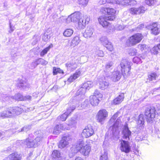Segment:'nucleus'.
Returning <instances> with one entry per match:
<instances>
[{"mask_svg":"<svg viewBox=\"0 0 160 160\" xmlns=\"http://www.w3.org/2000/svg\"><path fill=\"white\" fill-rule=\"evenodd\" d=\"M71 22H72V17L71 16V14L67 18H66L65 22L67 23H68Z\"/></svg>","mask_w":160,"mask_h":160,"instance_id":"57","label":"nucleus"},{"mask_svg":"<svg viewBox=\"0 0 160 160\" xmlns=\"http://www.w3.org/2000/svg\"><path fill=\"white\" fill-rule=\"evenodd\" d=\"M8 160H21L20 155L17 152H15L9 155L8 157Z\"/></svg>","mask_w":160,"mask_h":160,"instance_id":"27","label":"nucleus"},{"mask_svg":"<svg viewBox=\"0 0 160 160\" xmlns=\"http://www.w3.org/2000/svg\"><path fill=\"white\" fill-rule=\"evenodd\" d=\"M160 50L159 49V47L157 45L156 46H154L152 49V52L154 54H157L158 53V51Z\"/></svg>","mask_w":160,"mask_h":160,"instance_id":"44","label":"nucleus"},{"mask_svg":"<svg viewBox=\"0 0 160 160\" xmlns=\"http://www.w3.org/2000/svg\"><path fill=\"white\" fill-rule=\"evenodd\" d=\"M66 125L65 123L64 124H60L57 125L54 128L53 133L54 134H58L60 133L61 130L68 129L65 127Z\"/></svg>","mask_w":160,"mask_h":160,"instance_id":"17","label":"nucleus"},{"mask_svg":"<svg viewBox=\"0 0 160 160\" xmlns=\"http://www.w3.org/2000/svg\"><path fill=\"white\" fill-rule=\"evenodd\" d=\"M122 73L118 71H114L112 72L111 77V80L116 82L118 81L121 78Z\"/></svg>","mask_w":160,"mask_h":160,"instance_id":"18","label":"nucleus"},{"mask_svg":"<svg viewBox=\"0 0 160 160\" xmlns=\"http://www.w3.org/2000/svg\"><path fill=\"white\" fill-rule=\"evenodd\" d=\"M145 57L143 55H139L138 57H134L133 59V62L137 64L140 63L142 62L141 61L142 59L144 58Z\"/></svg>","mask_w":160,"mask_h":160,"instance_id":"33","label":"nucleus"},{"mask_svg":"<svg viewBox=\"0 0 160 160\" xmlns=\"http://www.w3.org/2000/svg\"><path fill=\"white\" fill-rule=\"evenodd\" d=\"M146 8L143 6H141L139 8H132L129 9L131 13L133 14H139L144 12Z\"/></svg>","mask_w":160,"mask_h":160,"instance_id":"16","label":"nucleus"},{"mask_svg":"<svg viewBox=\"0 0 160 160\" xmlns=\"http://www.w3.org/2000/svg\"><path fill=\"white\" fill-rule=\"evenodd\" d=\"M131 132L129 130L127 125H125L122 131L123 138L126 139H129V137L131 136Z\"/></svg>","mask_w":160,"mask_h":160,"instance_id":"20","label":"nucleus"},{"mask_svg":"<svg viewBox=\"0 0 160 160\" xmlns=\"http://www.w3.org/2000/svg\"><path fill=\"white\" fill-rule=\"evenodd\" d=\"M95 53L97 54L98 57H103L104 55L103 52L102 50H97L96 51Z\"/></svg>","mask_w":160,"mask_h":160,"instance_id":"56","label":"nucleus"},{"mask_svg":"<svg viewBox=\"0 0 160 160\" xmlns=\"http://www.w3.org/2000/svg\"><path fill=\"white\" fill-rule=\"evenodd\" d=\"M86 90L85 89H84L83 87L81 86V87L78 90L77 92V94H84Z\"/></svg>","mask_w":160,"mask_h":160,"instance_id":"45","label":"nucleus"},{"mask_svg":"<svg viewBox=\"0 0 160 160\" xmlns=\"http://www.w3.org/2000/svg\"><path fill=\"white\" fill-rule=\"evenodd\" d=\"M143 38L141 34L138 33L135 34L128 38L127 42V44L130 46H134L139 43Z\"/></svg>","mask_w":160,"mask_h":160,"instance_id":"3","label":"nucleus"},{"mask_svg":"<svg viewBox=\"0 0 160 160\" xmlns=\"http://www.w3.org/2000/svg\"><path fill=\"white\" fill-rule=\"evenodd\" d=\"M14 98L13 96H7L5 97V100L9 101L10 100H14Z\"/></svg>","mask_w":160,"mask_h":160,"instance_id":"59","label":"nucleus"},{"mask_svg":"<svg viewBox=\"0 0 160 160\" xmlns=\"http://www.w3.org/2000/svg\"><path fill=\"white\" fill-rule=\"evenodd\" d=\"M32 97L29 95H28L26 96L23 97V101L30 100L31 99Z\"/></svg>","mask_w":160,"mask_h":160,"instance_id":"62","label":"nucleus"},{"mask_svg":"<svg viewBox=\"0 0 160 160\" xmlns=\"http://www.w3.org/2000/svg\"><path fill=\"white\" fill-rule=\"evenodd\" d=\"M90 20V18L87 15H84L82 17L79 19L78 22L76 23V27L78 30L84 29L86 24H88Z\"/></svg>","mask_w":160,"mask_h":160,"instance_id":"7","label":"nucleus"},{"mask_svg":"<svg viewBox=\"0 0 160 160\" xmlns=\"http://www.w3.org/2000/svg\"><path fill=\"white\" fill-rule=\"evenodd\" d=\"M132 65L131 62L127 60H122L120 64L122 73L126 75H128L130 74Z\"/></svg>","mask_w":160,"mask_h":160,"instance_id":"4","label":"nucleus"},{"mask_svg":"<svg viewBox=\"0 0 160 160\" xmlns=\"http://www.w3.org/2000/svg\"><path fill=\"white\" fill-rule=\"evenodd\" d=\"M120 145V148L122 151L126 153H128L130 151L131 148L128 141L121 140Z\"/></svg>","mask_w":160,"mask_h":160,"instance_id":"14","label":"nucleus"},{"mask_svg":"<svg viewBox=\"0 0 160 160\" xmlns=\"http://www.w3.org/2000/svg\"><path fill=\"white\" fill-rule=\"evenodd\" d=\"M80 4L86 6L88 4V0H78Z\"/></svg>","mask_w":160,"mask_h":160,"instance_id":"52","label":"nucleus"},{"mask_svg":"<svg viewBox=\"0 0 160 160\" xmlns=\"http://www.w3.org/2000/svg\"><path fill=\"white\" fill-rule=\"evenodd\" d=\"M81 73L80 71L79 70H77L74 74L69 77L68 79V81L70 82H73L80 76Z\"/></svg>","mask_w":160,"mask_h":160,"instance_id":"22","label":"nucleus"},{"mask_svg":"<svg viewBox=\"0 0 160 160\" xmlns=\"http://www.w3.org/2000/svg\"><path fill=\"white\" fill-rule=\"evenodd\" d=\"M71 140V138L69 136H64L60 141L58 147L59 148H62L67 147L69 143V142Z\"/></svg>","mask_w":160,"mask_h":160,"instance_id":"13","label":"nucleus"},{"mask_svg":"<svg viewBox=\"0 0 160 160\" xmlns=\"http://www.w3.org/2000/svg\"><path fill=\"white\" fill-rule=\"evenodd\" d=\"M7 109L6 110H4L0 112V118H10Z\"/></svg>","mask_w":160,"mask_h":160,"instance_id":"36","label":"nucleus"},{"mask_svg":"<svg viewBox=\"0 0 160 160\" xmlns=\"http://www.w3.org/2000/svg\"><path fill=\"white\" fill-rule=\"evenodd\" d=\"M13 97L14 98V100L18 101H23V96L20 93L16 94Z\"/></svg>","mask_w":160,"mask_h":160,"instance_id":"40","label":"nucleus"},{"mask_svg":"<svg viewBox=\"0 0 160 160\" xmlns=\"http://www.w3.org/2000/svg\"><path fill=\"white\" fill-rule=\"evenodd\" d=\"M77 121V119L76 118H72L71 119L68 121V126L71 127H74L76 125Z\"/></svg>","mask_w":160,"mask_h":160,"instance_id":"31","label":"nucleus"},{"mask_svg":"<svg viewBox=\"0 0 160 160\" xmlns=\"http://www.w3.org/2000/svg\"><path fill=\"white\" fill-rule=\"evenodd\" d=\"M102 97V94L97 90H96L93 94L90 97V102L91 104L93 106L98 105L100 99Z\"/></svg>","mask_w":160,"mask_h":160,"instance_id":"5","label":"nucleus"},{"mask_svg":"<svg viewBox=\"0 0 160 160\" xmlns=\"http://www.w3.org/2000/svg\"><path fill=\"white\" fill-rule=\"evenodd\" d=\"M93 85V82L92 81H88L84 83L82 86L86 90H89Z\"/></svg>","mask_w":160,"mask_h":160,"instance_id":"34","label":"nucleus"},{"mask_svg":"<svg viewBox=\"0 0 160 160\" xmlns=\"http://www.w3.org/2000/svg\"><path fill=\"white\" fill-rule=\"evenodd\" d=\"M115 28L118 30H121L124 28V26L122 23L117 24L116 25Z\"/></svg>","mask_w":160,"mask_h":160,"instance_id":"51","label":"nucleus"},{"mask_svg":"<svg viewBox=\"0 0 160 160\" xmlns=\"http://www.w3.org/2000/svg\"><path fill=\"white\" fill-rule=\"evenodd\" d=\"M27 84L25 82L21 81L18 84V86L22 89H25L26 88Z\"/></svg>","mask_w":160,"mask_h":160,"instance_id":"41","label":"nucleus"},{"mask_svg":"<svg viewBox=\"0 0 160 160\" xmlns=\"http://www.w3.org/2000/svg\"><path fill=\"white\" fill-rule=\"evenodd\" d=\"M73 33V31L71 29H67L63 33V35L65 37H71Z\"/></svg>","mask_w":160,"mask_h":160,"instance_id":"35","label":"nucleus"},{"mask_svg":"<svg viewBox=\"0 0 160 160\" xmlns=\"http://www.w3.org/2000/svg\"><path fill=\"white\" fill-rule=\"evenodd\" d=\"M156 113V110L154 108L151 109V118H153L155 117Z\"/></svg>","mask_w":160,"mask_h":160,"instance_id":"54","label":"nucleus"},{"mask_svg":"<svg viewBox=\"0 0 160 160\" xmlns=\"http://www.w3.org/2000/svg\"><path fill=\"white\" fill-rule=\"evenodd\" d=\"M151 31L152 34L157 35L160 32V28L157 23H154L152 24L151 27Z\"/></svg>","mask_w":160,"mask_h":160,"instance_id":"19","label":"nucleus"},{"mask_svg":"<svg viewBox=\"0 0 160 160\" xmlns=\"http://www.w3.org/2000/svg\"><path fill=\"white\" fill-rule=\"evenodd\" d=\"M145 114L146 116V118L148 119V122H150L149 118H150V109H148L147 110H146L145 111Z\"/></svg>","mask_w":160,"mask_h":160,"instance_id":"47","label":"nucleus"},{"mask_svg":"<svg viewBox=\"0 0 160 160\" xmlns=\"http://www.w3.org/2000/svg\"><path fill=\"white\" fill-rule=\"evenodd\" d=\"M71 152L69 153L70 158L74 156L78 152H80L84 156H87L91 151V147L89 144L84 145V141L82 140H80L75 146L71 148Z\"/></svg>","mask_w":160,"mask_h":160,"instance_id":"1","label":"nucleus"},{"mask_svg":"<svg viewBox=\"0 0 160 160\" xmlns=\"http://www.w3.org/2000/svg\"><path fill=\"white\" fill-rule=\"evenodd\" d=\"M50 38V36L46 33H45L42 36V40L44 42L48 41Z\"/></svg>","mask_w":160,"mask_h":160,"instance_id":"53","label":"nucleus"},{"mask_svg":"<svg viewBox=\"0 0 160 160\" xmlns=\"http://www.w3.org/2000/svg\"><path fill=\"white\" fill-rule=\"evenodd\" d=\"M115 16H101L98 18L99 23L103 27L106 28L109 25V23L108 21H112L115 18Z\"/></svg>","mask_w":160,"mask_h":160,"instance_id":"6","label":"nucleus"},{"mask_svg":"<svg viewBox=\"0 0 160 160\" xmlns=\"http://www.w3.org/2000/svg\"><path fill=\"white\" fill-rule=\"evenodd\" d=\"M65 19L66 18L63 16H62L58 19V21L60 23H62L65 21Z\"/></svg>","mask_w":160,"mask_h":160,"instance_id":"61","label":"nucleus"},{"mask_svg":"<svg viewBox=\"0 0 160 160\" xmlns=\"http://www.w3.org/2000/svg\"><path fill=\"white\" fill-rule=\"evenodd\" d=\"M99 84L100 88L102 90L106 89L109 87L108 82L102 80H100Z\"/></svg>","mask_w":160,"mask_h":160,"instance_id":"29","label":"nucleus"},{"mask_svg":"<svg viewBox=\"0 0 160 160\" xmlns=\"http://www.w3.org/2000/svg\"><path fill=\"white\" fill-rule=\"evenodd\" d=\"M124 98V94L123 93H121L118 97L113 100V103L115 104H119L123 101Z\"/></svg>","mask_w":160,"mask_h":160,"instance_id":"30","label":"nucleus"},{"mask_svg":"<svg viewBox=\"0 0 160 160\" xmlns=\"http://www.w3.org/2000/svg\"><path fill=\"white\" fill-rule=\"evenodd\" d=\"M68 115L65 112L61 115L58 117V119L62 121H63L66 120Z\"/></svg>","mask_w":160,"mask_h":160,"instance_id":"39","label":"nucleus"},{"mask_svg":"<svg viewBox=\"0 0 160 160\" xmlns=\"http://www.w3.org/2000/svg\"><path fill=\"white\" fill-rule=\"evenodd\" d=\"M31 129V126L30 125L26 126L22 128L21 131H19V132H27Z\"/></svg>","mask_w":160,"mask_h":160,"instance_id":"50","label":"nucleus"},{"mask_svg":"<svg viewBox=\"0 0 160 160\" xmlns=\"http://www.w3.org/2000/svg\"><path fill=\"white\" fill-rule=\"evenodd\" d=\"M80 63L79 59L74 58L71 61L68 62L66 64V66L68 70L73 71L77 68Z\"/></svg>","mask_w":160,"mask_h":160,"instance_id":"8","label":"nucleus"},{"mask_svg":"<svg viewBox=\"0 0 160 160\" xmlns=\"http://www.w3.org/2000/svg\"><path fill=\"white\" fill-rule=\"evenodd\" d=\"M9 24L10 30L8 31V32L9 33H11L14 31V27H12V25H11V23L10 22Z\"/></svg>","mask_w":160,"mask_h":160,"instance_id":"63","label":"nucleus"},{"mask_svg":"<svg viewBox=\"0 0 160 160\" xmlns=\"http://www.w3.org/2000/svg\"><path fill=\"white\" fill-rule=\"evenodd\" d=\"M137 53V50L134 48L130 49L129 52V54L130 55L134 56Z\"/></svg>","mask_w":160,"mask_h":160,"instance_id":"49","label":"nucleus"},{"mask_svg":"<svg viewBox=\"0 0 160 160\" xmlns=\"http://www.w3.org/2000/svg\"><path fill=\"white\" fill-rule=\"evenodd\" d=\"M130 0H117L116 3L122 5H128Z\"/></svg>","mask_w":160,"mask_h":160,"instance_id":"37","label":"nucleus"},{"mask_svg":"<svg viewBox=\"0 0 160 160\" xmlns=\"http://www.w3.org/2000/svg\"><path fill=\"white\" fill-rule=\"evenodd\" d=\"M42 136L40 135H38L34 140V141H35V142H36V143L37 144V146H38V144H39V142L41 141H42Z\"/></svg>","mask_w":160,"mask_h":160,"instance_id":"48","label":"nucleus"},{"mask_svg":"<svg viewBox=\"0 0 160 160\" xmlns=\"http://www.w3.org/2000/svg\"><path fill=\"white\" fill-rule=\"evenodd\" d=\"M94 31V29L91 27H88L83 34V36L86 38H90Z\"/></svg>","mask_w":160,"mask_h":160,"instance_id":"21","label":"nucleus"},{"mask_svg":"<svg viewBox=\"0 0 160 160\" xmlns=\"http://www.w3.org/2000/svg\"><path fill=\"white\" fill-rule=\"evenodd\" d=\"M32 135H29V137L25 140L22 141V143L26 145L28 148L35 147L37 146V144L34 141L33 138H32Z\"/></svg>","mask_w":160,"mask_h":160,"instance_id":"12","label":"nucleus"},{"mask_svg":"<svg viewBox=\"0 0 160 160\" xmlns=\"http://www.w3.org/2000/svg\"><path fill=\"white\" fill-rule=\"evenodd\" d=\"M100 160H108V156L107 154H105L101 156Z\"/></svg>","mask_w":160,"mask_h":160,"instance_id":"60","label":"nucleus"},{"mask_svg":"<svg viewBox=\"0 0 160 160\" xmlns=\"http://www.w3.org/2000/svg\"><path fill=\"white\" fill-rule=\"evenodd\" d=\"M52 157L53 160H61L62 159L60 152L59 151L57 150L53 151L52 153Z\"/></svg>","mask_w":160,"mask_h":160,"instance_id":"26","label":"nucleus"},{"mask_svg":"<svg viewBox=\"0 0 160 160\" xmlns=\"http://www.w3.org/2000/svg\"><path fill=\"white\" fill-rule=\"evenodd\" d=\"M136 4V1L134 0H130V2L129 3V5L133 6Z\"/></svg>","mask_w":160,"mask_h":160,"instance_id":"64","label":"nucleus"},{"mask_svg":"<svg viewBox=\"0 0 160 160\" xmlns=\"http://www.w3.org/2000/svg\"><path fill=\"white\" fill-rule=\"evenodd\" d=\"M82 14L79 12H75L71 14L72 22H75L81 18Z\"/></svg>","mask_w":160,"mask_h":160,"instance_id":"25","label":"nucleus"},{"mask_svg":"<svg viewBox=\"0 0 160 160\" xmlns=\"http://www.w3.org/2000/svg\"><path fill=\"white\" fill-rule=\"evenodd\" d=\"M37 60L39 64H41L42 65H46L48 63V62L41 58L37 59Z\"/></svg>","mask_w":160,"mask_h":160,"instance_id":"46","label":"nucleus"},{"mask_svg":"<svg viewBox=\"0 0 160 160\" xmlns=\"http://www.w3.org/2000/svg\"><path fill=\"white\" fill-rule=\"evenodd\" d=\"M151 81H155L156 78L158 77L157 75L155 73H152L151 74Z\"/></svg>","mask_w":160,"mask_h":160,"instance_id":"55","label":"nucleus"},{"mask_svg":"<svg viewBox=\"0 0 160 160\" xmlns=\"http://www.w3.org/2000/svg\"><path fill=\"white\" fill-rule=\"evenodd\" d=\"M118 112L116 113L112 117L108 122L110 125V128L112 131L114 135H116L118 133V127L121 123V120L119 117L115 121L116 118L118 115Z\"/></svg>","mask_w":160,"mask_h":160,"instance_id":"2","label":"nucleus"},{"mask_svg":"<svg viewBox=\"0 0 160 160\" xmlns=\"http://www.w3.org/2000/svg\"><path fill=\"white\" fill-rule=\"evenodd\" d=\"M94 133V130L92 126L88 125L83 130L82 135L83 137L88 138L92 136Z\"/></svg>","mask_w":160,"mask_h":160,"instance_id":"9","label":"nucleus"},{"mask_svg":"<svg viewBox=\"0 0 160 160\" xmlns=\"http://www.w3.org/2000/svg\"><path fill=\"white\" fill-rule=\"evenodd\" d=\"M8 114L9 117L14 116L16 115H18L21 113L22 109L18 107H10L8 108Z\"/></svg>","mask_w":160,"mask_h":160,"instance_id":"10","label":"nucleus"},{"mask_svg":"<svg viewBox=\"0 0 160 160\" xmlns=\"http://www.w3.org/2000/svg\"><path fill=\"white\" fill-rule=\"evenodd\" d=\"M80 41L79 37L77 36L74 37L71 40L70 45V46L74 47L78 45Z\"/></svg>","mask_w":160,"mask_h":160,"instance_id":"28","label":"nucleus"},{"mask_svg":"<svg viewBox=\"0 0 160 160\" xmlns=\"http://www.w3.org/2000/svg\"><path fill=\"white\" fill-rule=\"evenodd\" d=\"M52 47V45L51 44L48 47L44 49L40 53V55L42 57L45 54L47 53L49 51L50 49Z\"/></svg>","mask_w":160,"mask_h":160,"instance_id":"38","label":"nucleus"},{"mask_svg":"<svg viewBox=\"0 0 160 160\" xmlns=\"http://www.w3.org/2000/svg\"><path fill=\"white\" fill-rule=\"evenodd\" d=\"M79 103V102L78 101H76L75 100H74L72 102V104H73L72 106L67 109V111L65 112L67 113L69 115L70 113L75 109V108L76 107L78 106V105Z\"/></svg>","mask_w":160,"mask_h":160,"instance_id":"23","label":"nucleus"},{"mask_svg":"<svg viewBox=\"0 0 160 160\" xmlns=\"http://www.w3.org/2000/svg\"><path fill=\"white\" fill-rule=\"evenodd\" d=\"M136 119V121L137 122V127L141 129L142 128V127L144 124V119L143 115L140 114Z\"/></svg>","mask_w":160,"mask_h":160,"instance_id":"24","label":"nucleus"},{"mask_svg":"<svg viewBox=\"0 0 160 160\" xmlns=\"http://www.w3.org/2000/svg\"><path fill=\"white\" fill-rule=\"evenodd\" d=\"M58 70H59V68H56L54 67L53 68V73L54 75H56L58 73Z\"/></svg>","mask_w":160,"mask_h":160,"instance_id":"58","label":"nucleus"},{"mask_svg":"<svg viewBox=\"0 0 160 160\" xmlns=\"http://www.w3.org/2000/svg\"><path fill=\"white\" fill-rule=\"evenodd\" d=\"M115 12V10L112 8H108L107 13L109 15H111V16H114Z\"/></svg>","mask_w":160,"mask_h":160,"instance_id":"43","label":"nucleus"},{"mask_svg":"<svg viewBox=\"0 0 160 160\" xmlns=\"http://www.w3.org/2000/svg\"><path fill=\"white\" fill-rule=\"evenodd\" d=\"M38 64L37 59H36L30 64L29 67L31 69H33L35 68Z\"/></svg>","mask_w":160,"mask_h":160,"instance_id":"42","label":"nucleus"},{"mask_svg":"<svg viewBox=\"0 0 160 160\" xmlns=\"http://www.w3.org/2000/svg\"><path fill=\"white\" fill-rule=\"evenodd\" d=\"M113 63L112 62H110L106 63L105 66V68L104 71L105 72H107L110 71L112 68Z\"/></svg>","mask_w":160,"mask_h":160,"instance_id":"32","label":"nucleus"},{"mask_svg":"<svg viewBox=\"0 0 160 160\" xmlns=\"http://www.w3.org/2000/svg\"><path fill=\"white\" fill-rule=\"evenodd\" d=\"M108 115V112L105 110H100L98 113V120L102 123L105 120Z\"/></svg>","mask_w":160,"mask_h":160,"instance_id":"15","label":"nucleus"},{"mask_svg":"<svg viewBox=\"0 0 160 160\" xmlns=\"http://www.w3.org/2000/svg\"><path fill=\"white\" fill-rule=\"evenodd\" d=\"M101 42L106 48L110 51L113 50V47L111 43L109 42L108 38L105 36H102L99 39Z\"/></svg>","mask_w":160,"mask_h":160,"instance_id":"11","label":"nucleus"}]
</instances>
